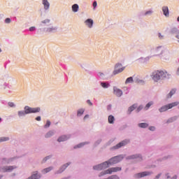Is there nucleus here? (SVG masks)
Masks as SVG:
<instances>
[{
    "label": "nucleus",
    "instance_id": "1",
    "mask_svg": "<svg viewBox=\"0 0 179 179\" xmlns=\"http://www.w3.org/2000/svg\"><path fill=\"white\" fill-rule=\"evenodd\" d=\"M122 159H124V157L121 155L114 157L108 162H105L103 164L94 166V170H103L104 169L110 167L111 164H117V163H120Z\"/></svg>",
    "mask_w": 179,
    "mask_h": 179
},
{
    "label": "nucleus",
    "instance_id": "2",
    "mask_svg": "<svg viewBox=\"0 0 179 179\" xmlns=\"http://www.w3.org/2000/svg\"><path fill=\"white\" fill-rule=\"evenodd\" d=\"M169 78V73L166 71H155L152 74V78L155 82H159L161 79Z\"/></svg>",
    "mask_w": 179,
    "mask_h": 179
},
{
    "label": "nucleus",
    "instance_id": "3",
    "mask_svg": "<svg viewBox=\"0 0 179 179\" xmlns=\"http://www.w3.org/2000/svg\"><path fill=\"white\" fill-rule=\"evenodd\" d=\"M25 114H31L36 113H40V108H30V106L24 107Z\"/></svg>",
    "mask_w": 179,
    "mask_h": 179
},
{
    "label": "nucleus",
    "instance_id": "4",
    "mask_svg": "<svg viewBox=\"0 0 179 179\" xmlns=\"http://www.w3.org/2000/svg\"><path fill=\"white\" fill-rule=\"evenodd\" d=\"M125 70V67L122 66V64L117 63L115 66V70L113 71V75H118V73H121L123 71Z\"/></svg>",
    "mask_w": 179,
    "mask_h": 179
},
{
    "label": "nucleus",
    "instance_id": "5",
    "mask_svg": "<svg viewBox=\"0 0 179 179\" xmlns=\"http://www.w3.org/2000/svg\"><path fill=\"white\" fill-rule=\"evenodd\" d=\"M121 167H113L105 171L103 174H113V173H117V171H121Z\"/></svg>",
    "mask_w": 179,
    "mask_h": 179
},
{
    "label": "nucleus",
    "instance_id": "6",
    "mask_svg": "<svg viewBox=\"0 0 179 179\" xmlns=\"http://www.w3.org/2000/svg\"><path fill=\"white\" fill-rule=\"evenodd\" d=\"M152 172H149V171H144V172H141L139 173H136L134 177L135 178H142L143 177H146L148 176H150V174H152Z\"/></svg>",
    "mask_w": 179,
    "mask_h": 179
},
{
    "label": "nucleus",
    "instance_id": "7",
    "mask_svg": "<svg viewBox=\"0 0 179 179\" xmlns=\"http://www.w3.org/2000/svg\"><path fill=\"white\" fill-rule=\"evenodd\" d=\"M113 94L117 97H121V96H122V90L117 87H113Z\"/></svg>",
    "mask_w": 179,
    "mask_h": 179
},
{
    "label": "nucleus",
    "instance_id": "8",
    "mask_svg": "<svg viewBox=\"0 0 179 179\" xmlns=\"http://www.w3.org/2000/svg\"><path fill=\"white\" fill-rule=\"evenodd\" d=\"M129 142V140L122 141V142L119 143L117 145H116L113 148L115 149H120V148H122V146H125V145H128Z\"/></svg>",
    "mask_w": 179,
    "mask_h": 179
},
{
    "label": "nucleus",
    "instance_id": "9",
    "mask_svg": "<svg viewBox=\"0 0 179 179\" xmlns=\"http://www.w3.org/2000/svg\"><path fill=\"white\" fill-rule=\"evenodd\" d=\"M85 25L89 27V29H92L93 27L94 22L92 19H87V20H85Z\"/></svg>",
    "mask_w": 179,
    "mask_h": 179
},
{
    "label": "nucleus",
    "instance_id": "10",
    "mask_svg": "<svg viewBox=\"0 0 179 179\" xmlns=\"http://www.w3.org/2000/svg\"><path fill=\"white\" fill-rule=\"evenodd\" d=\"M167 110H170V108H169V104L161 107L159 109V113H164V111H167Z\"/></svg>",
    "mask_w": 179,
    "mask_h": 179
},
{
    "label": "nucleus",
    "instance_id": "11",
    "mask_svg": "<svg viewBox=\"0 0 179 179\" xmlns=\"http://www.w3.org/2000/svg\"><path fill=\"white\" fill-rule=\"evenodd\" d=\"M179 101L173 102L171 103L168 104L169 110L173 108V107H177L178 106Z\"/></svg>",
    "mask_w": 179,
    "mask_h": 179
},
{
    "label": "nucleus",
    "instance_id": "12",
    "mask_svg": "<svg viewBox=\"0 0 179 179\" xmlns=\"http://www.w3.org/2000/svg\"><path fill=\"white\" fill-rule=\"evenodd\" d=\"M43 5H44V8L45 10L50 9V3L48 0H43Z\"/></svg>",
    "mask_w": 179,
    "mask_h": 179
},
{
    "label": "nucleus",
    "instance_id": "13",
    "mask_svg": "<svg viewBox=\"0 0 179 179\" xmlns=\"http://www.w3.org/2000/svg\"><path fill=\"white\" fill-rule=\"evenodd\" d=\"M155 51L157 55H162V54H163V48L162 46L158 47Z\"/></svg>",
    "mask_w": 179,
    "mask_h": 179
},
{
    "label": "nucleus",
    "instance_id": "14",
    "mask_svg": "<svg viewBox=\"0 0 179 179\" xmlns=\"http://www.w3.org/2000/svg\"><path fill=\"white\" fill-rule=\"evenodd\" d=\"M162 11H163L164 15L165 16H169V7H167V6H164V7L162 8Z\"/></svg>",
    "mask_w": 179,
    "mask_h": 179
},
{
    "label": "nucleus",
    "instance_id": "15",
    "mask_svg": "<svg viewBox=\"0 0 179 179\" xmlns=\"http://www.w3.org/2000/svg\"><path fill=\"white\" fill-rule=\"evenodd\" d=\"M65 141H68L66 136H62L57 139V142H65Z\"/></svg>",
    "mask_w": 179,
    "mask_h": 179
},
{
    "label": "nucleus",
    "instance_id": "16",
    "mask_svg": "<svg viewBox=\"0 0 179 179\" xmlns=\"http://www.w3.org/2000/svg\"><path fill=\"white\" fill-rule=\"evenodd\" d=\"M14 169H16L15 166H6L4 169H3V171L6 172V171H12Z\"/></svg>",
    "mask_w": 179,
    "mask_h": 179
},
{
    "label": "nucleus",
    "instance_id": "17",
    "mask_svg": "<svg viewBox=\"0 0 179 179\" xmlns=\"http://www.w3.org/2000/svg\"><path fill=\"white\" fill-rule=\"evenodd\" d=\"M108 121L109 124H114V121H115V118L113 115H109L108 118Z\"/></svg>",
    "mask_w": 179,
    "mask_h": 179
},
{
    "label": "nucleus",
    "instance_id": "18",
    "mask_svg": "<svg viewBox=\"0 0 179 179\" xmlns=\"http://www.w3.org/2000/svg\"><path fill=\"white\" fill-rule=\"evenodd\" d=\"M72 10L73 12H78V10H79V6L78 4H73L72 6Z\"/></svg>",
    "mask_w": 179,
    "mask_h": 179
},
{
    "label": "nucleus",
    "instance_id": "19",
    "mask_svg": "<svg viewBox=\"0 0 179 179\" xmlns=\"http://www.w3.org/2000/svg\"><path fill=\"white\" fill-rule=\"evenodd\" d=\"M51 170H52V167L50 166L48 168H45L42 171V173H43V174H45L47 173H50V171H51Z\"/></svg>",
    "mask_w": 179,
    "mask_h": 179
},
{
    "label": "nucleus",
    "instance_id": "20",
    "mask_svg": "<svg viewBox=\"0 0 179 179\" xmlns=\"http://www.w3.org/2000/svg\"><path fill=\"white\" fill-rule=\"evenodd\" d=\"M175 94H176V90H171L169 94L167 95V99L171 98L173 96V95Z\"/></svg>",
    "mask_w": 179,
    "mask_h": 179
},
{
    "label": "nucleus",
    "instance_id": "21",
    "mask_svg": "<svg viewBox=\"0 0 179 179\" xmlns=\"http://www.w3.org/2000/svg\"><path fill=\"white\" fill-rule=\"evenodd\" d=\"M101 86H102L103 89H108V87H110V84L107 83H101Z\"/></svg>",
    "mask_w": 179,
    "mask_h": 179
},
{
    "label": "nucleus",
    "instance_id": "22",
    "mask_svg": "<svg viewBox=\"0 0 179 179\" xmlns=\"http://www.w3.org/2000/svg\"><path fill=\"white\" fill-rule=\"evenodd\" d=\"M138 160H142V157L136 155H131V157H129V159H138Z\"/></svg>",
    "mask_w": 179,
    "mask_h": 179
},
{
    "label": "nucleus",
    "instance_id": "23",
    "mask_svg": "<svg viewBox=\"0 0 179 179\" xmlns=\"http://www.w3.org/2000/svg\"><path fill=\"white\" fill-rule=\"evenodd\" d=\"M132 82H134V78L132 77H129L127 78L125 84L127 85V83H132Z\"/></svg>",
    "mask_w": 179,
    "mask_h": 179
},
{
    "label": "nucleus",
    "instance_id": "24",
    "mask_svg": "<svg viewBox=\"0 0 179 179\" xmlns=\"http://www.w3.org/2000/svg\"><path fill=\"white\" fill-rule=\"evenodd\" d=\"M149 125L148 124V123H140L138 124V127H140V128H148Z\"/></svg>",
    "mask_w": 179,
    "mask_h": 179
},
{
    "label": "nucleus",
    "instance_id": "25",
    "mask_svg": "<svg viewBox=\"0 0 179 179\" xmlns=\"http://www.w3.org/2000/svg\"><path fill=\"white\" fill-rule=\"evenodd\" d=\"M57 30V28H48L46 31L47 33H52Z\"/></svg>",
    "mask_w": 179,
    "mask_h": 179
},
{
    "label": "nucleus",
    "instance_id": "26",
    "mask_svg": "<svg viewBox=\"0 0 179 179\" xmlns=\"http://www.w3.org/2000/svg\"><path fill=\"white\" fill-rule=\"evenodd\" d=\"M136 108V106L135 105H133L129 108L128 111L129 113H132V111H134V110H135Z\"/></svg>",
    "mask_w": 179,
    "mask_h": 179
},
{
    "label": "nucleus",
    "instance_id": "27",
    "mask_svg": "<svg viewBox=\"0 0 179 179\" xmlns=\"http://www.w3.org/2000/svg\"><path fill=\"white\" fill-rule=\"evenodd\" d=\"M151 106H153V101H150L149 103H147L145 106V110H148Z\"/></svg>",
    "mask_w": 179,
    "mask_h": 179
},
{
    "label": "nucleus",
    "instance_id": "28",
    "mask_svg": "<svg viewBox=\"0 0 179 179\" xmlns=\"http://www.w3.org/2000/svg\"><path fill=\"white\" fill-rule=\"evenodd\" d=\"M69 163H67L66 164H64L62 168H61V171L60 173H62V171H64V170H65V169H66V167H68V166H69Z\"/></svg>",
    "mask_w": 179,
    "mask_h": 179
},
{
    "label": "nucleus",
    "instance_id": "29",
    "mask_svg": "<svg viewBox=\"0 0 179 179\" xmlns=\"http://www.w3.org/2000/svg\"><path fill=\"white\" fill-rule=\"evenodd\" d=\"M19 117H23V115H26V110L24 111H19L18 112Z\"/></svg>",
    "mask_w": 179,
    "mask_h": 179
},
{
    "label": "nucleus",
    "instance_id": "30",
    "mask_svg": "<svg viewBox=\"0 0 179 179\" xmlns=\"http://www.w3.org/2000/svg\"><path fill=\"white\" fill-rule=\"evenodd\" d=\"M6 141H9V138L8 137L0 138V142H6Z\"/></svg>",
    "mask_w": 179,
    "mask_h": 179
},
{
    "label": "nucleus",
    "instance_id": "31",
    "mask_svg": "<svg viewBox=\"0 0 179 179\" xmlns=\"http://www.w3.org/2000/svg\"><path fill=\"white\" fill-rule=\"evenodd\" d=\"M54 135V132L52 131H49L46 135L45 138H50V136H52Z\"/></svg>",
    "mask_w": 179,
    "mask_h": 179
},
{
    "label": "nucleus",
    "instance_id": "32",
    "mask_svg": "<svg viewBox=\"0 0 179 179\" xmlns=\"http://www.w3.org/2000/svg\"><path fill=\"white\" fill-rule=\"evenodd\" d=\"M83 113H85V110L84 109H80L78 111V115H82V114H83Z\"/></svg>",
    "mask_w": 179,
    "mask_h": 179
},
{
    "label": "nucleus",
    "instance_id": "33",
    "mask_svg": "<svg viewBox=\"0 0 179 179\" xmlns=\"http://www.w3.org/2000/svg\"><path fill=\"white\" fill-rule=\"evenodd\" d=\"M50 125H51V122H50V120H47L46 124L45 125V128H48Z\"/></svg>",
    "mask_w": 179,
    "mask_h": 179
},
{
    "label": "nucleus",
    "instance_id": "34",
    "mask_svg": "<svg viewBox=\"0 0 179 179\" xmlns=\"http://www.w3.org/2000/svg\"><path fill=\"white\" fill-rule=\"evenodd\" d=\"M8 104L9 107H15V103H13V102H8Z\"/></svg>",
    "mask_w": 179,
    "mask_h": 179
},
{
    "label": "nucleus",
    "instance_id": "35",
    "mask_svg": "<svg viewBox=\"0 0 179 179\" xmlns=\"http://www.w3.org/2000/svg\"><path fill=\"white\" fill-rule=\"evenodd\" d=\"M34 30H36V27H31L29 28V31H34Z\"/></svg>",
    "mask_w": 179,
    "mask_h": 179
},
{
    "label": "nucleus",
    "instance_id": "36",
    "mask_svg": "<svg viewBox=\"0 0 179 179\" xmlns=\"http://www.w3.org/2000/svg\"><path fill=\"white\" fill-rule=\"evenodd\" d=\"M83 145H85V143H80L78 145L74 147V148L76 149V148H82L83 146Z\"/></svg>",
    "mask_w": 179,
    "mask_h": 179
},
{
    "label": "nucleus",
    "instance_id": "37",
    "mask_svg": "<svg viewBox=\"0 0 179 179\" xmlns=\"http://www.w3.org/2000/svg\"><path fill=\"white\" fill-rule=\"evenodd\" d=\"M97 6V1H94L93 2V7H94V9H96V7Z\"/></svg>",
    "mask_w": 179,
    "mask_h": 179
},
{
    "label": "nucleus",
    "instance_id": "38",
    "mask_svg": "<svg viewBox=\"0 0 179 179\" xmlns=\"http://www.w3.org/2000/svg\"><path fill=\"white\" fill-rule=\"evenodd\" d=\"M5 23H10V18H6L5 20Z\"/></svg>",
    "mask_w": 179,
    "mask_h": 179
},
{
    "label": "nucleus",
    "instance_id": "39",
    "mask_svg": "<svg viewBox=\"0 0 179 179\" xmlns=\"http://www.w3.org/2000/svg\"><path fill=\"white\" fill-rule=\"evenodd\" d=\"M161 176H162V173H159V174H158V175H157V176H155V179H159Z\"/></svg>",
    "mask_w": 179,
    "mask_h": 179
},
{
    "label": "nucleus",
    "instance_id": "40",
    "mask_svg": "<svg viewBox=\"0 0 179 179\" xmlns=\"http://www.w3.org/2000/svg\"><path fill=\"white\" fill-rule=\"evenodd\" d=\"M137 82H138V83H140V84H141V85H143V83H145V81H143V80H138Z\"/></svg>",
    "mask_w": 179,
    "mask_h": 179
},
{
    "label": "nucleus",
    "instance_id": "41",
    "mask_svg": "<svg viewBox=\"0 0 179 179\" xmlns=\"http://www.w3.org/2000/svg\"><path fill=\"white\" fill-rule=\"evenodd\" d=\"M152 10H149L145 13V15H152Z\"/></svg>",
    "mask_w": 179,
    "mask_h": 179
},
{
    "label": "nucleus",
    "instance_id": "42",
    "mask_svg": "<svg viewBox=\"0 0 179 179\" xmlns=\"http://www.w3.org/2000/svg\"><path fill=\"white\" fill-rule=\"evenodd\" d=\"M36 121H41V117L38 116L36 117Z\"/></svg>",
    "mask_w": 179,
    "mask_h": 179
},
{
    "label": "nucleus",
    "instance_id": "43",
    "mask_svg": "<svg viewBox=\"0 0 179 179\" xmlns=\"http://www.w3.org/2000/svg\"><path fill=\"white\" fill-rule=\"evenodd\" d=\"M87 103L90 106H93V103H92V101H90V100H87Z\"/></svg>",
    "mask_w": 179,
    "mask_h": 179
},
{
    "label": "nucleus",
    "instance_id": "44",
    "mask_svg": "<svg viewBox=\"0 0 179 179\" xmlns=\"http://www.w3.org/2000/svg\"><path fill=\"white\" fill-rule=\"evenodd\" d=\"M150 131H155V127H149Z\"/></svg>",
    "mask_w": 179,
    "mask_h": 179
},
{
    "label": "nucleus",
    "instance_id": "45",
    "mask_svg": "<svg viewBox=\"0 0 179 179\" xmlns=\"http://www.w3.org/2000/svg\"><path fill=\"white\" fill-rule=\"evenodd\" d=\"M43 23H50V20H46L42 22Z\"/></svg>",
    "mask_w": 179,
    "mask_h": 179
},
{
    "label": "nucleus",
    "instance_id": "46",
    "mask_svg": "<svg viewBox=\"0 0 179 179\" xmlns=\"http://www.w3.org/2000/svg\"><path fill=\"white\" fill-rule=\"evenodd\" d=\"M159 38H161V39L163 38V36H162V34H160V33L159 34Z\"/></svg>",
    "mask_w": 179,
    "mask_h": 179
},
{
    "label": "nucleus",
    "instance_id": "47",
    "mask_svg": "<svg viewBox=\"0 0 179 179\" xmlns=\"http://www.w3.org/2000/svg\"><path fill=\"white\" fill-rule=\"evenodd\" d=\"M49 157H50V156L46 157L43 159V161H44V162H47V159H48Z\"/></svg>",
    "mask_w": 179,
    "mask_h": 179
},
{
    "label": "nucleus",
    "instance_id": "48",
    "mask_svg": "<svg viewBox=\"0 0 179 179\" xmlns=\"http://www.w3.org/2000/svg\"><path fill=\"white\" fill-rule=\"evenodd\" d=\"M86 118H89V115H86L84 117V120H86Z\"/></svg>",
    "mask_w": 179,
    "mask_h": 179
},
{
    "label": "nucleus",
    "instance_id": "49",
    "mask_svg": "<svg viewBox=\"0 0 179 179\" xmlns=\"http://www.w3.org/2000/svg\"><path fill=\"white\" fill-rule=\"evenodd\" d=\"M173 122V119H169V120H168V122Z\"/></svg>",
    "mask_w": 179,
    "mask_h": 179
},
{
    "label": "nucleus",
    "instance_id": "50",
    "mask_svg": "<svg viewBox=\"0 0 179 179\" xmlns=\"http://www.w3.org/2000/svg\"><path fill=\"white\" fill-rule=\"evenodd\" d=\"M99 76H103L104 74L102 73H99Z\"/></svg>",
    "mask_w": 179,
    "mask_h": 179
},
{
    "label": "nucleus",
    "instance_id": "51",
    "mask_svg": "<svg viewBox=\"0 0 179 179\" xmlns=\"http://www.w3.org/2000/svg\"><path fill=\"white\" fill-rule=\"evenodd\" d=\"M178 75H179V67L178 69Z\"/></svg>",
    "mask_w": 179,
    "mask_h": 179
},
{
    "label": "nucleus",
    "instance_id": "52",
    "mask_svg": "<svg viewBox=\"0 0 179 179\" xmlns=\"http://www.w3.org/2000/svg\"><path fill=\"white\" fill-rule=\"evenodd\" d=\"M177 20H178V22H179V16L178 17Z\"/></svg>",
    "mask_w": 179,
    "mask_h": 179
},
{
    "label": "nucleus",
    "instance_id": "53",
    "mask_svg": "<svg viewBox=\"0 0 179 179\" xmlns=\"http://www.w3.org/2000/svg\"><path fill=\"white\" fill-rule=\"evenodd\" d=\"M176 38H178V39H179V36L178 35V36H176Z\"/></svg>",
    "mask_w": 179,
    "mask_h": 179
},
{
    "label": "nucleus",
    "instance_id": "54",
    "mask_svg": "<svg viewBox=\"0 0 179 179\" xmlns=\"http://www.w3.org/2000/svg\"><path fill=\"white\" fill-rule=\"evenodd\" d=\"M167 178H170V176H167Z\"/></svg>",
    "mask_w": 179,
    "mask_h": 179
},
{
    "label": "nucleus",
    "instance_id": "55",
    "mask_svg": "<svg viewBox=\"0 0 179 179\" xmlns=\"http://www.w3.org/2000/svg\"><path fill=\"white\" fill-rule=\"evenodd\" d=\"M2 120V119L0 117V121H1Z\"/></svg>",
    "mask_w": 179,
    "mask_h": 179
},
{
    "label": "nucleus",
    "instance_id": "56",
    "mask_svg": "<svg viewBox=\"0 0 179 179\" xmlns=\"http://www.w3.org/2000/svg\"><path fill=\"white\" fill-rule=\"evenodd\" d=\"M138 111H139V110H141V109L138 108Z\"/></svg>",
    "mask_w": 179,
    "mask_h": 179
},
{
    "label": "nucleus",
    "instance_id": "57",
    "mask_svg": "<svg viewBox=\"0 0 179 179\" xmlns=\"http://www.w3.org/2000/svg\"><path fill=\"white\" fill-rule=\"evenodd\" d=\"M2 177L0 176V179Z\"/></svg>",
    "mask_w": 179,
    "mask_h": 179
},
{
    "label": "nucleus",
    "instance_id": "58",
    "mask_svg": "<svg viewBox=\"0 0 179 179\" xmlns=\"http://www.w3.org/2000/svg\"><path fill=\"white\" fill-rule=\"evenodd\" d=\"M178 108H179V106H178Z\"/></svg>",
    "mask_w": 179,
    "mask_h": 179
}]
</instances>
